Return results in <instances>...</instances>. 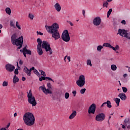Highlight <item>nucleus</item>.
<instances>
[{"label":"nucleus","instance_id":"nucleus-1","mask_svg":"<svg viewBox=\"0 0 130 130\" xmlns=\"http://www.w3.org/2000/svg\"><path fill=\"white\" fill-rule=\"evenodd\" d=\"M45 28L50 34H52V37L55 39V40H57L60 38V35L58 32V29H59V25L57 23L55 22L52 24L51 26L45 25Z\"/></svg>","mask_w":130,"mask_h":130},{"label":"nucleus","instance_id":"nucleus-2","mask_svg":"<svg viewBox=\"0 0 130 130\" xmlns=\"http://www.w3.org/2000/svg\"><path fill=\"white\" fill-rule=\"evenodd\" d=\"M23 121L27 126H32L35 124V117L32 113L27 112L23 115Z\"/></svg>","mask_w":130,"mask_h":130},{"label":"nucleus","instance_id":"nucleus-3","mask_svg":"<svg viewBox=\"0 0 130 130\" xmlns=\"http://www.w3.org/2000/svg\"><path fill=\"white\" fill-rule=\"evenodd\" d=\"M11 43L13 45L18 46L17 49H21L23 46V42H24V39L23 36H21L18 38L17 37V34H14L11 37Z\"/></svg>","mask_w":130,"mask_h":130},{"label":"nucleus","instance_id":"nucleus-4","mask_svg":"<svg viewBox=\"0 0 130 130\" xmlns=\"http://www.w3.org/2000/svg\"><path fill=\"white\" fill-rule=\"evenodd\" d=\"M38 42L37 47H42V48H43L45 50L46 52H48L50 55H51L53 53L52 49L50 47V44L47 41H44L42 42L41 38H38L37 40Z\"/></svg>","mask_w":130,"mask_h":130},{"label":"nucleus","instance_id":"nucleus-5","mask_svg":"<svg viewBox=\"0 0 130 130\" xmlns=\"http://www.w3.org/2000/svg\"><path fill=\"white\" fill-rule=\"evenodd\" d=\"M27 93V101L29 104H31L32 106H36L37 105V102H36V100H35V97L33 96V94L32 93V91L30 90L29 92Z\"/></svg>","mask_w":130,"mask_h":130},{"label":"nucleus","instance_id":"nucleus-6","mask_svg":"<svg viewBox=\"0 0 130 130\" xmlns=\"http://www.w3.org/2000/svg\"><path fill=\"white\" fill-rule=\"evenodd\" d=\"M40 89H41V90H42L43 93H44L46 95H48V94H52L51 96L52 98H53V99H55V98H56V96H55V95H56V93H52V91L49 88L46 89L45 87H43V86H40Z\"/></svg>","mask_w":130,"mask_h":130},{"label":"nucleus","instance_id":"nucleus-7","mask_svg":"<svg viewBox=\"0 0 130 130\" xmlns=\"http://www.w3.org/2000/svg\"><path fill=\"white\" fill-rule=\"evenodd\" d=\"M77 85L82 88L86 84V80H85V76L82 75H80L79 77V79L76 81Z\"/></svg>","mask_w":130,"mask_h":130},{"label":"nucleus","instance_id":"nucleus-8","mask_svg":"<svg viewBox=\"0 0 130 130\" xmlns=\"http://www.w3.org/2000/svg\"><path fill=\"white\" fill-rule=\"evenodd\" d=\"M61 39L63 41L65 42H69L71 40V37H70V35L69 34V31L67 29H65L61 35Z\"/></svg>","mask_w":130,"mask_h":130},{"label":"nucleus","instance_id":"nucleus-9","mask_svg":"<svg viewBox=\"0 0 130 130\" xmlns=\"http://www.w3.org/2000/svg\"><path fill=\"white\" fill-rule=\"evenodd\" d=\"M106 115L104 113L98 114L95 116V120L96 121H103L105 119Z\"/></svg>","mask_w":130,"mask_h":130},{"label":"nucleus","instance_id":"nucleus-10","mask_svg":"<svg viewBox=\"0 0 130 130\" xmlns=\"http://www.w3.org/2000/svg\"><path fill=\"white\" fill-rule=\"evenodd\" d=\"M96 107L95 104H91L88 108V113L89 114H95V112L96 111Z\"/></svg>","mask_w":130,"mask_h":130},{"label":"nucleus","instance_id":"nucleus-11","mask_svg":"<svg viewBox=\"0 0 130 130\" xmlns=\"http://www.w3.org/2000/svg\"><path fill=\"white\" fill-rule=\"evenodd\" d=\"M101 22V18L99 16H98L93 19L92 21V24L94 26H95V27H98L99 26H100Z\"/></svg>","mask_w":130,"mask_h":130},{"label":"nucleus","instance_id":"nucleus-12","mask_svg":"<svg viewBox=\"0 0 130 130\" xmlns=\"http://www.w3.org/2000/svg\"><path fill=\"white\" fill-rule=\"evenodd\" d=\"M5 69L9 73H13L15 71V66L11 63H8L5 65Z\"/></svg>","mask_w":130,"mask_h":130},{"label":"nucleus","instance_id":"nucleus-13","mask_svg":"<svg viewBox=\"0 0 130 130\" xmlns=\"http://www.w3.org/2000/svg\"><path fill=\"white\" fill-rule=\"evenodd\" d=\"M126 32H127V30L125 29H122L119 28L118 30L117 34H119L120 36H122V37H124V35L126 34Z\"/></svg>","mask_w":130,"mask_h":130},{"label":"nucleus","instance_id":"nucleus-14","mask_svg":"<svg viewBox=\"0 0 130 130\" xmlns=\"http://www.w3.org/2000/svg\"><path fill=\"white\" fill-rule=\"evenodd\" d=\"M124 124L125 125V126H127V128L129 129L130 128V120L129 118H125L124 121Z\"/></svg>","mask_w":130,"mask_h":130},{"label":"nucleus","instance_id":"nucleus-15","mask_svg":"<svg viewBox=\"0 0 130 130\" xmlns=\"http://www.w3.org/2000/svg\"><path fill=\"white\" fill-rule=\"evenodd\" d=\"M118 96L122 101H125V100H126V95H125V93H119Z\"/></svg>","mask_w":130,"mask_h":130},{"label":"nucleus","instance_id":"nucleus-16","mask_svg":"<svg viewBox=\"0 0 130 130\" xmlns=\"http://www.w3.org/2000/svg\"><path fill=\"white\" fill-rule=\"evenodd\" d=\"M54 8L57 12H59L61 10V7L58 3H57L54 5Z\"/></svg>","mask_w":130,"mask_h":130},{"label":"nucleus","instance_id":"nucleus-17","mask_svg":"<svg viewBox=\"0 0 130 130\" xmlns=\"http://www.w3.org/2000/svg\"><path fill=\"white\" fill-rule=\"evenodd\" d=\"M42 47H37V51L39 55H42L43 54V51L42 50Z\"/></svg>","mask_w":130,"mask_h":130},{"label":"nucleus","instance_id":"nucleus-18","mask_svg":"<svg viewBox=\"0 0 130 130\" xmlns=\"http://www.w3.org/2000/svg\"><path fill=\"white\" fill-rule=\"evenodd\" d=\"M112 1L113 0H107V1L104 2L103 4V8H107V7H108V5H109L108 3H111Z\"/></svg>","mask_w":130,"mask_h":130},{"label":"nucleus","instance_id":"nucleus-19","mask_svg":"<svg viewBox=\"0 0 130 130\" xmlns=\"http://www.w3.org/2000/svg\"><path fill=\"white\" fill-rule=\"evenodd\" d=\"M77 115V111H73L72 113L69 116V119H73Z\"/></svg>","mask_w":130,"mask_h":130},{"label":"nucleus","instance_id":"nucleus-20","mask_svg":"<svg viewBox=\"0 0 130 130\" xmlns=\"http://www.w3.org/2000/svg\"><path fill=\"white\" fill-rule=\"evenodd\" d=\"M26 54H28L29 55H31L32 54V51L31 50L27 49V48H23L22 50Z\"/></svg>","mask_w":130,"mask_h":130},{"label":"nucleus","instance_id":"nucleus-21","mask_svg":"<svg viewBox=\"0 0 130 130\" xmlns=\"http://www.w3.org/2000/svg\"><path fill=\"white\" fill-rule=\"evenodd\" d=\"M23 71H24V73H25V74H26L27 76H28L29 77H30V73H29V69H28V68H27V67L24 66V67L23 68Z\"/></svg>","mask_w":130,"mask_h":130},{"label":"nucleus","instance_id":"nucleus-22","mask_svg":"<svg viewBox=\"0 0 130 130\" xmlns=\"http://www.w3.org/2000/svg\"><path fill=\"white\" fill-rule=\"evenodd\" d=\"M20 81V79H19V78L17 77L16 75H15L13 77V83L16 84V83H18Z\"/></svg>","mask_w":130,"mask_h":130},{"label":"nucleus","instance_id":"nucleus-23","mask_svg":"<svg viewBox=\"0 0 130 130\" xmlns=\"http://www.w3.org/2000/svg\"><path fill=\"white\" fill-rule=\"evenodd\" d=\"M5 12L6 14H8V15H11L12 13V10H11V8L7 7L5 9Z\"/></svg>","mask_w":130,"mask_h":130},{"label":"nucleus","instance_id":"nucleus-24","mask_svg":"<svg viewBox=\"0 0 130 130\" xmlns=\"http://www.w3.org/2000/svg\"><path fill=\"white\" fill-rule=\"evenodd\" d=\"M41 3V0H36V3H35V6L37 7H40V3Z\"/></svg>","mask_w":130,"mask_h":130},{"label":"nucleus","instance_id":"nucleus-25","mask_svg":"<svg viewBox=\"0 0 130 130\" xmlns=\"http://www.w3.org/2000/svg\"><path fill=\"white\" fill-rule=\"evenodd\" d=\"M114 101H115L117 106H119V103L120 102V99L119 98H114Z\"/></svg>","mask_w":130,"mask_h":130},{"label":"nucleus","instance_id":"nucleus-26","mask_svg":"<svg viewBox=\"0 0 130 130\" xmlns=\"http://www.w3.org/2000/svg\"><path fill=\"white\" fill-rule=\"evenodd\" d=\"M106 105L108 108H111L112 107V106L111 105V102H110V101H107L106 102Z\"/></svg>","mask_w":130,"mask_h":130},{"label":"nucleus","instance_id":"nucleus-27","mask_svg":"<svg viewBox=\"0 0 130 130\" xmlns=\"http://www.w3.org/2000/svg\"><path fill=\"white\" fill-rule=\"evenodd\" d=\"M103 46H105L106 47H109V48H111L112 47V46L110 43H104L103 45Z\"/></svg>","mask_w":130,"mask_h":130},{"label":"nucleus","instance_id":"nucleus-28","mask_svg":"<svg viewBox=\"0 0 130 130\" xmlns=\"http://www.w3.org/2000/svg\"><path fill=\"white\" fill-rule=\"evenodd\" d=\"M111 69L112 71H116L117 69V67H116V65L115 64H112L111 66Z\"/></svg>","mask_w":130,"mask_h":130},{"label":"nucleus","instance_id":"nucleus-29","mask_svg":"<svg viewBox=\"0 0 130 130\" xmlns=\"http://www.w3.org/2000/svg\"><path fill=\"white\" fill-rule=\"evenodd\" d=\"M114 51H116V50H118L119 49V46L118 45H116L115 47H114L113 46H112V48H111Z\"/></svg>","mask_w":130,"mask_h":130},{"label":"nucleus","instance_id":"nucleus-30","mask_svg":"<svg viewBox=\"0 0 130 130\" xmlns=\"http://www.w3.org/2000/svg\"><path fill=\"white\" fill-rule=\"evenodd\" d=\"M125 38H127V39L130 40V32H126V34L124 36Z\"/></svg>","mask_w":130,"mask_h":130},{"label":"nucleus","instance_id":"nucleus-31","mask_svg":"<svg viewBox=\"0 0 130 130\" xmlns=\"http://www.w3.org/2000/svg\"><path fill=\"white\" fill-rule=\"evenodd\" d=\"M34 73L38 77H40V73L37 71V70L35 69L34 70Z\"/></svg>","mask_w":130,"mask_h":130},{"label":"nucleus","instance_id":"nucleus-32","mask_svg":"<svg viewBox=\"0 0 130 130\" xmlns=\"http://www.w3.org/2000/svg\"><path fill=\"white\" fill-rule=\"evenodd\" d=\"M112 12V9L111 8L109 10L107 13V18H109V16L111 14V13Z\"/></svg>","mask_w":130,"mask_h":130},{"label":"nucleus","instance_id":"nucleus-33","mask_svg":"<svg viewBox=\"0 0 130 130\" xmlns=\"http://www.w3.org/2000/svg\"><path fill=\"white\" fill-rule=\"evenodd\" d=\"M103 48V46L99 45L97 47V50L98 51H99L100 52H101V49Z\"/></svg>","mask_w":130,"mask_h":130},{"label":"nucleus","instance_id":"nucleus-34","mask_svg":"<svg viewBox=\"0 0 130 130\" xmlns=\"http://www.w3.org/2000/svg\"><path fill=\"white\" fill-rule=\"evenodd\" d=\"M8 85V82L5 81L3 82V84H2V86H3V87H7Z\"/></svg>","mask_w":130,"mask_h":130},{"label":"nucleus","instance_id":"nucleus-35","mask_svg":"<svg viewBox=\"0 0 130 130\" xmlns=\"http://www.w3.org/2000/svg\"><path fill=\"white\" fill-rule=\"evenodd\" d=\"M87 66H90V67H92V63H91V60L90 59H88L87 60Z\"/></svg>","mask_w":130,"mask_h":130},{"label":"nucleus","instance_id":"nucleus-36","mask_svg":"<svg viewBox=\"0 0 130 130\" xmlns=\"http://www.w3.org/2000/svg\"><path fill=\"white\" fill-rule=\"evenodd\" d=\"M28 18H29V19H30V20H33V19H34V15H33V14L29 13L28 14Z\"/></svg>","mask_w":130,"mask_h":130},{"label":"nucleus","instance_id":"nucleus-37","mask_svg":"<svg viewBox=\"0 0 130 130\" xmlns=\"http://www.w3.org/2000/svg\"><path fill=\"white\" fill-rule=\"evenodd\" d=\"M86 88H82L80 90V94H85Z\"/></svg>","mask_w":130,"mask_h":130},{"label":"nucleus","instance_id":"nucleus-38","mask_svg":"<svg viewBox=\"0 0 130 130\" xmlns=\"http://www.w3.org/2000/svg\"><path fill=\"white\" fill-rule=\"evenodd\" d=\"M64 97L66 99H69L70 97V93H69V92L65 93Z\"/></svg>","mask_w":130,"mask_h":130},{"label":"nucleus","instance_id":"nucleus-39","mask_svg":"<svg viewBox=\"0 0 130 130\" xmlns=\"http://www.w3.org/2000/svg\"><path fill=\"white\" fill-rule=\"evenodd\" d=\"M35 69V68L34 67H32L29 70L28 69L29 73V76H31V72H32V71H34Z\"/></svg>","mask_w":130,"mask_h":130},{"label":"nucleus","instance_id":"nucleus-40","mask_svg":"<svg viewBox=\"0 0 130 130\" xmlns=\"http://www.w3.org/2000/svg\"><path fill=\"white\" fill-rule=\"evenodd\" d=\"M122 89L124 93H126V92H127V88L126 87H122Z\"/></svg>","mask_w":130,"mask_h":130},{"label":"nucleus","instance_id":"nucleus-41","mask_svg":"<svg viewBox=\"0 0 130 130\" xmlns=\"http://www.w3.org/2000/svg\"><path fill=\"white\" fill-rule=\"evenodd\" d=\"M46 81H51L52 82H53V83H54V81H53L51 78L50 77H46Z\"/></svg>","mask_w":130,"mask_h":130},{"label":"nucleus","instance_id":"nucleus-42","mask_svg":"<svg viewBox=\"0 0 130 130\" xmlns=\"http://www.w3.org/2000/svg\"><path fill=\"white\" fill-rule=\"evenodd\" d=\"M10 26L11 27H14V28H15V24H14V21L13 20L10 21Z\"/></svg>","mask_w":130,"mask_h":130},{"label":"nucleus","instance_id":"nucleus-43","mask_svg":"<svg viewBox=\"0 0 130 130\" xmlns=\"http://www.w3.org/2000/svg\"><path fill=\"white\" fill-rule=\"evenodd\" d=\"M47 87H48V89H52V87H51V84L50 83H47Z\"/></svg>","mask_w":130,"mask_h":130},{"label":"nucleus","instance_id":"nucleus-44","mask_svg":"<svg viewBox=\"0 0 130 130\" xmlns=\"http://www.w3.org/2000/svg\"><path fill=\"white\" fill-rule=\"evenodd\" d=\"M16 26L19 29V30H21V26L19 25V22L18 21L16 22Z\"/></svg>","mask_w":130,"mask_h":130},{"label":"nucleus","instance_id":"nucleus-45","mask_svg":"<svg viewBox=\"0 0 130 130\" xmlns=\"http://www.w3.org/2000/svg\"><path fill=\"white\" fill-rule=\"evenodd\" d=\"M14 74L15 75H19V71H18V69L16 68L15 71H14Z\"/></svg>","mask_w":130,"mask_h":130},{"label":"nucleus","instance_id":"nucleus-46","mask_svg":"<svg viewBox=\"0 0 130 130\" xmlns=\"http://www.w3.org/2000/svg\"><path fill=\"white\" fill-rule=\"evenodd\" d=\"M72 93L73 94L74 97H76V95H77V91L74 90L72 91Z\"/></svg>","mask_w":130,"mask_h":130},{"label":"nucleus","instance_id":"nucleus-47","mask_svg":"<svg viewBox=\"0 0 130 130\" xmlns=\"http://www.w3.org/2000/svg\"><path fill=\"white\" fill-rule=\"evenodd\" d=\"M106 106V102H104L101 106V108H102V107H105Z\"/></svg>","mask_w":130,"mask_h":130},{"label":"nucleus","instance_id":"nucleus-48","mask_svg":"<svg viewBox=\"0 0 130 130\" xmlns=\"http://www.w3.org/2000/svg\"><path fill=\"white\" fill-rule=\"evenodd\" d=\"M37 33L38 35H41V36H42V35H43V33L41 32V31H37Z\"/></svg>","mask_w":130,"mask_h":130},{"label":"nucleus","instance_id":"nucleus-49","mask_svg":"<svg viewBox=\"0 0 130 130\" xmlns=\"http://www.w3.org/2000/svg\"><path fill=\"white\" fill-rule=\"evenodd\" d=\"M22 95H23V92H21V95H20L19 96V99H21L22 100V99L23 98V96H22Z\"/></svg>","mask_w":130,"mask_h":130},{"label":"nucleus","instance_id":"nucleus-50","mask_svg":"<svg viewBox=\"0 0 130 130\" xmlns=\"http://www.w3.org/2000/svg\"><path fill=\"white\" fill-rule=\"evenodd\" d=\"M41 74L42 76H43V77H46V74L44 71L42 72Z\"/></svg>","mask_w":130,"mask_h":130},{"label":"nucleus","instance_id":"nucleus-51","mask_svg":"<svg viewBox=\"0 0 130 130\" xmlns=\"http://www.w3.org/2000/svg\"><path fill=\"white\" fill-rule=\"evenodd\" d=\"M121 24H123V25H125L126 24V22H125V20H123L121 22Z\"/></svg>","mask_w":130,"mask_h":130},{"label":"nucleus","instance_id":"nucleus-52","mask_svg":"<svg viewBox=\"0 0 130 130\" xmlns=\"http://www.w3.org/2000/svg\"><path fill=\"white\" fill-rule=\"evenodd\" d=\"M22 53L24 57H27V55H26L27 54L23 50H22Z\"/></svg>","mask_w":130,"mask_h":130},{"label":"nucleus","instance_id":"nucleus-53","mask_svg":"<svg viewBox=\"0 0 130 130\" xmlns=\"http://www.w3.org/2000/svg\"><path fill=\"white\" fill-rule=\"evenodd\" d=\"M67 23H69V24L71 25V26H74V24L73 23H72V22L69 21H67Z\"/></svg>","mask_w":130,"mask_h":130},{"label":"nucleus","instance_id":"nucleus-54","mask_svg":"<svg viewBox=\"0 0 130 130\" xmlns=\"http://www.w3.org/2000/svg\"><path fill=\"white\" fill-rule=\"evenodd\" d=\"M39 81L40 82H42V81H43V79L42 76L41 77H39Z\"/></svg>","mask_w":130,"mask_h":130},{"label":"nucleus","instance_id":"nucleus-55","mask_svg":"<svg viewBox=\"0 0 130 130\" xmlns=\"http://www.w3.org/2000/svg\"><path fill=\"white\" fill-rule=\"evenodd\" d=\"M22 81H23V82H25V81H26V78H25V77H22Z\"/></svg>","mask_w":130,"mask_h":130},{"label":"nucleus","instance_id":"nucleus-56","mask_svg":"<svg viewBox=\"0 0 130 130\" xmlns=\"http://www.w3.org/2000/svg\"><path fill=\"white\" fill-rule=\"evenodd\" d=\"M82 14L84 17H85V14H86V11L84 10H82Z\"/></svg>","mask_w":130,"mask_h":130},{"label":"nucleus","instance_id":"nucleus-57","mask_svg":"<svg viewBox=\"0 0 130 130\" xmlns=\"http://www.w3.org/2000/svg\"><path fill=\"white\" fill-rule=\"evenodd\" d=\"M43 77V81H46V78L47 77H45V76H42Z\"/></svg>","mask_w":130,"mask_h":130},{"label":"nucleus","instance_id":"nucleus-58","mask_svg":"<svg viewBox=\"0 0 130 130\" xmlns=\"http://www.w3.org/2000/svg\"><path fill=\"white\" fill-rule=\"evenodd\" d=\"M19 64H21V65L23 64V61H22V60H20L19 61Z\"/></svg>","mask_w":130,"mask_h":130},{"label":"nucleus","instance_id":"nucleus-59","mask_svg":"<svg viewBox=\"0 0 130 130\" xmlns=\"http://www.w3.org/2000/svg\"><path fill=\"white\" fill-rule=\"evenodd\" d=\"M67 59H68L69 61H71V57L70 56L67 57Z\"/></svg>","mask_w":130,"mask_h":130},{"label":"nucleus","instance_id":"nucleus-60","mask_svg":"<svg viewBox=\"0 0 130 130\" xmlns=\"http://www.w3.org/2000/svg\"><path fill=\"white\" fill-rule=\"evenodd\" d=\"M125 125H124V124H123V125H122V128H125Z\"/></svg>","mask_w":130,"mask_h":130},{"label":"nucleus","instance_id":"nucleus-61","mask_svg":"<svg viewBox=\"0 0 130 130\" xmlns=\"http://www.w3.org/2000/svg\"><path fill=\"white\" fill-rule=\"evenodd\" d=\"M17 67H18L17 69H18V70L19 69L20 70V69H21V68H20V67H19V63H18V62H17Z\"/></svg>","mask_w":130,"mask_h":130},{"label":"nucleus","instance_id":"nucleus-62","mask_svg":"<svg viewBox=\"0 0 130 130\" xmlns=\"http://www.w3.org/2000/svg\"><path fill=\"white\" fill-rule=\"evenodd\" d=\"M123 77H124V78H125V77H127V74H125L123 75Z\"/></svg>","mask_w":130,"mask_h":130},{"label":"nucleus","instance_id":"nucleus-63","mask_svg":"<svg viewBox=\"0 0 130 130\" xmlns=\"http://www.w3.org/2000/svg\"><path fill=\"white\" fill-rule=\"evenodd\" d=\"M0 29H3V24H0Z\"/></svg>","mask_w":130,"mask_h":130},{"label":"nucleus","instance_id":"nucleus-64","mask_svg":"<svg viewBox=\"0 0 130 130\" xmlns=\"http://www.w3.org/2000/svg\"><path fill=\"white\" fill-rule=\"evenodd\" d=\"M14 117H16V116H17V113H14Z\"/></svg>","mask_w":130,"mask_h":130}]
</instances>
